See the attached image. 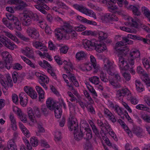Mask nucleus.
Listing matches in <instances>:
<instances>
[{"label":"nucleus","instance_id":"1","mask_svg":"<svg viewBox=\"0 0 150 150\" xmlns=\"http://www.w3.org/2000/svg\"><path fill=\"white\" fill-rule=\"evenodd\" d=\"M61 28L67 39L70 38V36L73 38L77 36L76 33L70 23L67 22H65Z\"/></svg>","mask_w":150,"mask_h":150},{"label":"nucleus","instance_id":"2","mask_svg":"<svg viewBox=\"0 0 150 150\" xmlns=\"http://www.w3.org/2000/svg\"><path fill=\"white\" fill-rule=\"evenodd\" d=\"M0 41L8 49L13 50L16 48V45L6 37L0 35Z\"/></svg>","mask_w":150,"mask_h":150},{"label":"nucleus","instance_id":"3","mask_svg":"<svg viewBox=\"0 0 150 150\" xmlns=\"http://www.w3.org/2000/svg\"><path fill=\"white\" fill-rule=\"evenodd\" d=\"M102 3L107 7L110 12H113L118 8L117 6L115 4L116 3L115 0H103Z\"/></svg>","mask_w":150,"mask_h":150},{"label":"nucleus","instance_id":"4","mask_svg":"<svg viewBox=\"0 0 150 150\" xmlns=\"http://www.w3.org/2000/svg\"><path fill=\"white\" fill-rule=\"evenodd\" d=\"M6 16L8 20L12 21L14 27L16 29L18 30H21V23L17 17L11 13L6 14Z\"/></svg>","mask_w":150,"mask_h":150},{"label":"nucleus","instance_id":"5","mask_svg":"<svg viewBox=\"0 0 150 150\" xmlns=\"http://www.w3.org/2000/svg\"><path fill=\"white\" fill-rule=\"evenodd\" d=\"M68 123L69 130L74 131L78 129V124L76 118L73 117L69 118Z\"/></svg>","mask_w":150,"mask_h":150},{"label":"nucleus","instance_id":"6","mask_svg":"<svg viewBox=\"0 0 150 150\" xmlns=\"http://www.w3.org/2000/svg\"><path fill=\"white\" fill-rule=\"evenodd\" d=\"M126 19L129 22H125V24L126 25H130L133 27L137 28L138 25L141 24L140 20L138 18L134 19L130 16H127Z\"/></svg>","mask_w":150,"mask_h":150},{"label":"nucleus","instance_id":"7","mask_svg":"<svg viewBox=\"0 0 150 150\" xmlns=\"http://www.w3.org/2000/svg\"><path fill=\"white\" fill-rule=\"evenodd\" d=\"M28 35L32 38L36 39L39 38L40 34L37 29L34 27H28L26 30Z\"/></svg>","mask_w":150,"mask_h":150},{"label":"nucleus","instance_id":"8","mask_svg":"<svg viewBox=\"0 0 150 150\" xmlns=\"http://www.w3.org/2000/svg\"><path fill=\"white\" fill-rule=\"evenodd\" d=\"M23 17L28 18H31L34 21H39V17L38 15L29 10H25L24 11Z\"/></svg>","mask_w":150,"mask_h":150},{"label":"nucleus","instance_id":"9","mask_svg":"<svg viewBox=\"0 0 150 150\" xmlns=\"http://www.w3.org/2000/svg\"><path fill=\"white\" fill-rule=\"evenodd\" d=\"M125 45V41L122 40V41L118 42L116 43L115 48L117 51L122 52L125 51L126 52H128L129 50L127 47H122V46H124Z\"/></svg>","mask_w":150,"mask_h":150},{"label":"nucleus","instance_id":"10","mask_svg":"<svg viewBox=\"0 0 150 150\" xmlns=\"http://www.w3.org/2000/svg\"><path fill=\"white\" fill-rule=\"evenodd\" d=\"M25 92L28 94L32 98L35 99L37 98L36 92L33 88L30 86H25L24 87Z\"/></svg>","mask_w":150,"mask_h":150},{"label":"nucleus","instance_id":"11","mask_svg":"<svg viewBox=\"0 0 150 150\" xmlns=\"http://www.w3.org/2000/svg\"><path fill=\"white\" fill-rule=\"evenodd\" d=\"M140 7L139 5H129L127 6V9L132 11L133 14L135 16H140L141 13L139 10Z\"/></svg>","mask_w":150,"mask_h":150},{"label":"nucleus","instance_id":"12","mask_svg":"<svg viewBox=\"0 0 150 150\" xmlns=\"http://www.w3.org/2000/svg\"><path fill=\"white\" fill-rule=\"evenodd\" d=\"M73 7L76 10L87 15L90 16L91 15V11L89 10L88 9L84 7L82 5H80L76 4H75L73 5Z\"/></svg>","mask_w":150,"mask_h":150},{"label":"nucleus","instance_id":"13","mask_svg":"<svg viewBox=\"0 0 150 150\" xmlns=\"http://www.w3.org/2000/svg\"><path fill=\"white\" fill-rule=\"evenodd\" d=\"M94 49L97 52L101 53L106 50L107 47L104 43L100 41L94 43Z\"/></svg>","mask_w":150,"mask_h":150},{"label":"nucleus","instance_id":"14","mask_svg":"<svg viewBox=\"0 0 150 150\" xmlns=\"http://www.w3.org/2000/svg\"><path fill=\"white\" fill-rule=\"evenodd\" d=\"M129 89L127 88H123L118 90L116 94V98L121 101L123 100V98L125 96Z\"/></svg>","mask_w":150,"mask_h":150},{"label":"nucleus","instance_id":"15","mask_svg":"<svg viewBox=\"0 0 150 150\" xmlns=\"http://www.w3.org/2000/svg\"><path fill=\"white\" fill-rule=\"evenodd\" d=\"M46 102L47 106L49 109L51 110H54L57 107V106H58L57 105L58 103L57 102L51 98H48Z\"/></svg>","mask_w":150,"mask_h":150},{"label":"nucleus","instance_id":"16","mask_svg":"<svg viewBox=\"0 0 150 150\" xmlns=\"http://www.w3.org/2000/svg\"><path fill=\"white\" fill-rule=\"evenodd\" d=\"M22 53L30 59H35L34 53L33 50L28 47H26L25 49L21 50Z\"/></svg>","mask_w":150,"mask_h":150},{"label":"nucleus","instance_id":"17","mask_svg":"<svg viewBox=\"0 0 150 150\" xmlns=\"http://www.w3.org/2000/svg\"><path fill=\"white\" fill-rule=\"evenodd\" d=\"M34 6L37 9L45 14H47V12L45 9L46 10H49L50 9L49 7L44 3L37 4L35 5Z\"/></svg>","mask_w":150,"mask_h":150},{"label":"nucleus","instance_id":"18","mask_svg":"<svg viewBox=\"0 0 150 150\" xmlns=\"http://www.w3.org/2000/svg\"><path fill=\"white\" fill-rule=\"evenodd\" d=\"M82 44L85 48L88 50L91 51L94 49V44L91 41L87 39L83 40Z\"/></svg>","mask_w":150,"mask_h":150},{"label":"nucleus","instance_id":"19","mask_svg":"<svg viewBox=\"0 0 150 150\" xmlns=\"http://www.w3.org/2000/svg\"><path fill=\"white\" fill-rule=\"evenodd\" d=\"M55 34L56 37L58 39H62L63 37L67 39L62 28H56L55 31Z\"/></svg>","mask_w":150,"mask_h":150},{"label":"nucleus","instance_id":"20","mask_svg":"<svg viewBox=\"0 0 150 150\" xmlns=\"http://www.w3.org/2000/svg\"><path fill=\"white\" fill-rule=\"evenodd\" d=\"M83 132V131L81 130V129L79 131L78 129L74 131V139L77 141L81 140L84 136Z\"/></svg>","mask_w":150,"mask_h":150},{"label":"nucleus","instance_id":"21","mask_svg":"<svg viewBox=\"0 0 150 150\" xmlns=\"http://www.w3.org/2000/svg\"><path fill=\"white\" fill-rule=\"evenodd\" d=\"M72 66H64V69L66 71V72L67 74L69 73V78L73 82L75 81L76 79L74 76L71 74H70V71H71L72 70Z\"/></svg>","mask_w":150,"mask_h":150},{"label":"nucleus","instance_id":"22","mask_svg":"<svg viewBox=\"0 0 150 150\" xmlns=\"http://www.w3.org/2000/svg\"><path fill=\"white\" fill-rule=\"evenodd\" d=\"M96 36L100 40H105L108 37L107 34L104 32L100 31H98L97 33H94V37Z\"/></svg>","mask_w":150,"mask_h":150},{"label":"nucleus","instance_id":"23","mask_svg":"<svg viewBox=\"0 0 150 150\" xmlns=\"http://www.w3.org/2000/svg\"><path fill=\"white\" fill-rule=\"evenodd\" d=\"M140 52L138 50L134 49L130 51L129 56L134 59L137 58V59H140Z\"/></svg>","mask_w":150,"mask_h":150},{"label":"nucleus","instance_id":"24","mask_svg":"<svg viewBox=\"0 0 150 150\" xmlns=\"http://www.w3.org/2000/svg\"><path fill=\"white\" fill-rule=\"evenodd\" d=\"M27 113L30 120L33 122H36V120L34 115L33 111L31 108L29 107L28 108Z\"/></svg>","mask_w":150,"mask_h":150},{"label":"nucleus","instance_id":"25","mask_svg":"<svg viewBox=\"0 0 150 150\" xmlns=\"http://www.w3.org/2000/svg\"><path fill=\"white\" fill-rule=\"evenodd\" d=\"M55 3L59 9L62 8L66 10H68L70 9L69 7L64 2L59 0H57L56 1Z\"/></svg>","mask_w":150,"mask_h":150},{"label":"nucleus","instance_id":"26","mask_svg":"<svg viewBox=\"0 0 150 150\" xmlns=\"http://www.w3.org/2000/svg\"><path fill=\"white\" fill-rule=\"evenodd\" d=\"M3 33L5 34V35L6 36L15 42L17 43H18L19 42V41L17 38L10 33L6 31H4Z\"/></svg>","mask_w":150,"mask_h":150},{"label":"nucleus","instance_id":"27","mask_svg":"<svg viewBox=\"0 0 150 150\" xmlns=\"http://www.w3.org/2000/svg\"><path fill=\"white\" fill-rule=\"evenodd\" d=\"M88 129H90L89 128V125L87 122L84 120H81L80 124V129L81 130L86 131Z\"/></svg>","mask_w":150,"mask_h":150},{"label":"nucleus","instance_id":"28","mask_svg":"<svg viewBox=\"0 0 150 150\" xmlns=\"http://www.w3.org/2000/svg\"><path fill=\"white\" fill-rule=\"evenodd\" d=\"M86 56V54L83 51L77 53L76 55V58L79 61L85 59Z\"/></svg>","mask_w":150,"mask_h":150},{"label":"nucleus","instance_id":"29","mask_svg":"<svg viewBox=\"0 0 150 150\" xmlns=\"http://www.w3.org/2000/svg\"><path fill=\"white\" fill-rule=\"evenodd\" d=\"M7 147L8 150H17V146L13 140L10 139L8 142Z\"/></svg>","mask_w":150,"mask_h":150},{"label":"nucleus","instance_id":"30","mask_svg":"<svg viewBox=\"0 0 150 150\" xmlns=\"http://www.w3.org/2000/svg\"><path fill=\"white\" fill-rule=\"evenodd\" d=\"M10 120L11 121V127L12 129L16 130L17 129L16 122L14 115L11 114L9 116Z\"/></svg>","mask_w":150,"mask_h":150},{"label":"nucleus","instance_id":"31","mask_svg":"<svg viewBox=\"0 0 150 150\" xmlns=\"http://www.w3.org/2000/svg\"><path fill=\"white\" fill-rule=\"evenodd\" d=\"M55 117L57 118H60L62 115V110L59 105L57 106V107L54 109Z\"/></svg>","mask_w":150,"mask_h":150},{"label":"nucleus","instance_id":"32","mask_svg":"<svg viewBox=\"0 0 150 150\" xmlns=\"http://www.w3.org/2000/svg\"><path fill=\"white\" fill-rule=\"evenodd\" d=\"M117 122L119 123L121 125L122 127L124 129L126 130L127 133L130 136H132V134L131 132L128 129V127L126 125L125 122L120 119H119Z\"/></svg>","mask_w":150,"mask_h":150},{"label":"nucleus","instance_id":"33","mask_svg":"<svg viewBox=\"0 0 150 150\" xmlns=\"http://www.w3.org/2000/svg\"><path fill=\"white\" fill-rule=\"evenodd\" d=\"M19 126L24 135L27 137H29L30 134L29 133V131L25 127L23 124L21 122H19Z\"/></svg>","mask_w":150,"mask_h":150},{"label":"nucleus","instance_id":"34","mask_svg":"<svg viewBox=\"0 0 150 150\" xmlns=\"http://www.w3.org/2000/svg\"><path fill=\"white\" fill-rule=\"evenodd\" d=\"M45 69L51 76L53 77L54 79H57L56 75L55 73V71H56L55 69L53 68L52 66H47Z\"/></svg>","mask_w":150,"mask_h":150},{"label":"nucleus","instance_id":"35","mask_svg":"<svg viewBox=\"0 0 150 150\" xmlns=\"http://www.w3.org/2000/svg\"><path fill=\"white\" fill-rule=\"evenodd\" d=\"M133 133L138 137H141L142 136L143 131L142 128L139 127H134L133 129Z\"/></svg>","mask_w":150,"mask_h":150},{"label":"nucleus","instance_id":"36","mask_svg":"<svg viewBox=\"0 0 150 150\" xmlns=\"http://www.w3.org/2000/svg\"><path fill=\"white\" fill-rule=\"evenodd\" d=\"M84 139L86 140H88L91 139L92 137V134L91 131L90 129H88L86 131H84Z\"/></svg>","mask_w":150,"mask_h":150},{"label":"nucleus","instance_id":"37","mask_svg":"<svg viewBox=\"0 0 150 150\" xmlns=\"http://www.w3.org/2000/svg\"><path fill=\"white\" fill-rule=\"evenodd\" d=\"M142 11L143 13L150 22V11L146 7L142 6Z\"/></svg>","mask_w":150,"mask_h":150},{"label":"nucleus","instance_id":"38","mask_svg":"<svg viewBox=\"0 0 150 150\" xmlns=\"http://www.w3.org/2000/svg\"><path fill=\"white\" fill-rule=\"evenodd\" d=\"M35 89L39 94V99H40L43 98L44 97L45 93L42 88L38 86H36Z\"/></svg>","mask_w":150,"mask_h":150},{"label":"nucleus","instance_id":"39","mask_svg":"<svg viewBox=\"0 0 150 150\" xmlns=\"http://www.w3.org/2000/svg\"><path fill=\"white\" fill-rule=\"evenodd\" d=\"M4 61L2 62L3 66H11L12 65V60L11 57H7L3 59Z\"/></svg>","mask_w":150,"mask_h":150},{"label":"nucleus","instance_id":"40","mask_svg":"<svg viewBox=\"0 0 150 150\" xmlns=\"http://www.w3.org/2000/svg\"><path fill=\"white\" fill-rule=\"evenodd\" d=\"M104 69L111 76L114 75L115 69L113 66H104Z\"/></svg>","mask_w":150,"mask_h":150},{"label":"nucleus","instance_id":"41","mask_svg":"<svg viewBox=\"0 0 150 150\" xmlns=\"http://www.w3.org/2000/svg\"><path fill=\"white\" fill-rule=\"evenodd\" d=\"M17 4L19 5L17 7V8L19 10H22L28 6L27 4L22 0H18Z\"/></svg>","mask_w":150,"mask_h":150},{"label":"nucleus","instance_id":"42","mask_svg":"<svg viewBox=\"0 0 150 150\" xmlns=\"http://www.w3.org/2000/svg\"><path fill=\"white\" fill-rule=\"evenodd\" d=\"M32 20L31 18H28L23 17L22 24L25 26H29L32 24Z\"/></svg>","mask_w":150,"mask_h":150},{"label":"nucleus","instance_id":"43","mask_svg":"<svg viewBox=\"0 0 150 150\" xmlns=\"http://www.w3.org/2000/svg\"><path fill=\"white\" fill-rule=\"evenodd\" d=\"M61 133L59 132H57L55 133V140L57 143L59 144L61 142Z\"/></svg>","mask_w":150,"mask_h":150},{"label":"nucleus","instance_id":"44","mask_svg":"<svg viewBox=\"0 0 150 150\" xmlns=\"http://www.w3.org/2000/svg\"><path fill=\"white\" fill-rule=\"evenodd\" d=\"M116 1H117L118 5L120 7H122L124 4L125 8H127V6L129 5L128 3L126 0H116Z\"/></svg>","mask_w":150,"mask_h":150},{"label":"nucleus","instance_id":"45","mask_svg":"<svg viewBox=\"0 0 150 150\" xmlns=\"http://www.w3.org/2000/svg\"><path fill=\"white\" fill-rule=\"evenodd\" d=\"M39 81L40 83L43 82L47 84L49 81V79L47 76L42 74V76H40Z\"/></svg>","mask_w":150,"mask_h":150},{"label":"nucleus","instance_id":"46","mask_svg":"<svg viewBox=\"0 0 150 150\" xmlns=\"http://www.w3.org/2000/svg\"><path fill=\"white\" fill-rule=\"evenodd\" d=\"M31 144L33 147H35L38 145V140L36 137H33L30 139Z\"/></svg>","mask_w":150,"mask_h":150},{"label":"nucleus","instance_id":"47","mask_svg":"<svg viewBox=\"0 0 150 150\" xmlns=\"http://www.w3.org/2000/svg\"><path fill=\"white\" fill-rule=\"evenodd\" d=\"M112 16V14L107 13L102 17V19L106 22L111 21Z\"/></svg>","mask_w":150,"mask_h":150},{"label":"nucleus","instance_id":"48","mask_svg":"<svg viewBox=\"0 0 150 150\" xmlns=\"http://www.w3.org/2000/svg\"><path fill=\"white\" fill-rule=\"evenodd\" d=\"M109 82L114 87V88H119L121 87V85L120 83L115 82L114 80H109Z\"/></svg>","mask_w":150,"mask_h":150},{"label":"nucleus","instance_id":"49","mask_svg":"<svg viewBox=\"0 0 150 150\" xmlns=\"http://www.w3.org/2000/svg\"><path fill=\"white\" fill-rule=\"evenodd\" d=\"M136 108L138 109L143 110L147 111L149 109V108L146 105L145 106L142 104L137 105L136 106Z\"/></svg>","mask_w":150,"mask_h":150},{"label":"nucleus","instance_id":"50","mask_svg":"<svg viewBox=\"0 0 150 150\" xmlns=\"http://www.w3.org/2000/svg\"><path fill=\"white\" fill-rule=\"evenodd\" d=\"M120 29L121 30L125 32L131 33H136V30H132L129 28H127L125 26L120 27Z\"/></svg>","mask_w":150,"mask_h":150},{"label":"nucleus","instance_id":"51","mask_svg":"<svg viewBox=\"0 0 150 150\" xmlns=\"http://www.w3.org/2000/svg\"><path fill=\"white\" fill-rule=\"evenodd\" d=\"M33 109L35 115L38 117H40L41 116V113L39 108L35 106L33 108Z\"/></svg>","mask_w":150,"mask_h":150},{"label":"nucleus","instance_id":"52","mask_svg":"<svg viewBox=\"0 0 150 150\" xmlns=\"http://www.w3.org/2000/svg\"><path fill=\"white\" fill-rule=\"evenodd\" d=\"M134 59L132 57H131L130 56H129L128 59L126 61L127 63L125 66H129L130 65L133 66L134 64Z\"/></svg>","mask_w":150,"mask_h":150},{"label":"nucleus","instance_id":"53","mask_svg":"<svg viewBox=\"0 0 150 150\" xmlns=\"http://www.w3.org/2000/svg\"><path fill=\"white\" fill-rule=\"evenodd\" d=\"M12 78L13 82L16 83L17 81L19 80V77L18 73L16 71L14 72L12 74Z\"/></svg>","mask_w":150,"mask_h":150},{"label":"nucleus","instance_id":"54","mask_svg":"<svg viewBox=\"0 0 150 150\" xmlns=\"http://www.w3.org/2000/svg\"><path fill=\"white\" fill-rule=\"evenodd\" d=\"M141 117L146 122L150 123V116L144 114L141 115Z\"/></svg>","mask_w":150,"mask_h":150},{"label":"nucleus","instance_id":"55","mask_svg":"<svg viewBox=\"0 0 150 150\" xmlns=\"http://www.w3.org/2000/svg\"><path fill=\"white\" fill-rule=\"evenodd\" d=\"M83 93L85 97L87 98L88 101L90 102V103H93V100L87 91L86 90H84L83 91Z\"/></svg>","mask_w":150,"mask_h":150},{"label":"nucleus","instance_id":"56","mask_svg":"<svg viewBox=\"0 0 150 150\" xmlns=\"http://www.w3.org/2000/svg\"><path fill=\"white\" fill-rule=\"evenodd\" d=\"M43 43L38 41H36L33 43V45L35 48L39 49L42 47H43Z\"/></svg>","mask_w":150,"mask_h":150},{"label":"nucleus","instance_id":"57","mask_svg":"<svg viewBox=\"0 0 150 150\" xmlns=\"http://www.w3.org/2000/svg\"><path fill=\"white\" fill-rule=\"evenodd\" d=\"M41 110L42 113L45 115L47 114L49 112V108L47 106L43 105L42 106Z\"/></svg>","mask_w":150,"mask_h":150},{"label":"nucleus","instance_id":"58","mask_svg":"<svg viewBox=\"0 0 150 150\" xmlns=\"http://www.w3.org/2000/svg\"><path fill=\"white\" fill-rule=\"evenodd\" d=\"M81 34L84 35H91L94 36V32L91 30H86L83 32L81 33Z\"/></svg>","mask_w":150,"mask_h":150},{"label":"nucleus","instance_id":"59","mask_svg":"<svg viewBox=\"0 0 150 150\" xmlns=\"http://www.w3.org/2000/svg\"><path fill=\"white\" fill-rule=\"evenodd\" d=\"M114 110L117 112V114L120 116H121L123 114L122 109L118 105L115 107Z\"/></svg>","mask_w":150,"mask_h":150},{"label":"nucleus","instance_id":"60","mask_svg":"<svg viewBox=\"0 0 150 150\" xmlns=\"http://www.w3.org/2000/svg\"><path fill=\"white\" fill-rule=\"evenodd\" d=\"M104 66H112L113 65L114 62L112 61L109 60L108 59H105L104 60Z\"/></svg>","mask_w":150,"mask_h":150},{"label":"nucleus","instance_id":"61","mask_svg":"<svg viewBox=\"0 0 150 150\" xmlns=\"http://www.w3.org/2000/svg\"><path fill=\"white\" fill-rule=\"evenodd\" d=\"M13 111L14 112H16L17 114L19 117L23 114L21 110L17 107H14L13 108Z\"/></svg>","mask_w":150,"mask_h":150},{"label":"nucleus","instance_id":"62","mask_svg":"<svg viewBox=\"0 0 150 150\" xmlns=\"http://www.w3.org/2000/svg\"><path fill=\"white\" fill-rule=\"evenodd\" d=\"M122 74L126 81H129L131 79V75L129 73L125 72Z\"/></svg>","mask_w":150,"mask_h":150},{"label":"nucleus","instance_id":"63","mask_svg":"<svg viewBox=\"0 0 150 150\" xmlns=\"http://www.w3.org/2000/svg\"><path fill=\"white\" fill-rule=\"evenodd\" d=\"M74 28L76 31L81 32L86 29V28L83 25H80Z\"/></svg>","mask_w":150,"mask_h":150},{"label":"nucleus","instance_id":"64","mask_svg":"<svg viewBox=\"0 0 150 150\" xmlns=\"http://www.w3.org/2000/svg\"><path fill=\"white\" fill-rule=\"evenodd\" d=\"M125 97H126L127 100H130L133 96L131 92L128 90Z\"/></svg>","mask_w":150,"mask_h":150}]
</instances>
